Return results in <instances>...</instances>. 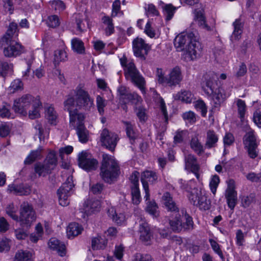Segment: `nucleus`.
Listing matches in <instances>:
<instances>
[{
  "label": "nucleus",
  "mask_w": 261,
  "mask_h": 261,
  "mask_svg": "<svg viewBox=\"0 0 261 261\" xmlns=\"http://www.w3.org/2000/svg\"><path fill=\"white\" fill-rule=\"evenodd\" d=\"M75 94L76 107L79 109L90 111L92 108H93V99L91 97L83 87L77 86L75 89Z\"/></svg>",
  "instance_id": "nucleus-7"
},
{
  "label": "nucleus",
  "mask_w": 261,
  "mask_h": 261,
  "mask_svg": "<svg viewBox=\"0 0 261 261\" xmlns=\"http://www.w3.org/2000/svg\"><path fill=\"white\" fill-rule=\"evenodd\" d=\"M225 196L228 206L231 210H233L237 203L238 198L237 192L235 190V182L232 179L227 181V187L225 191Z\"/></svg>",
  "instance_id": "nucleus-19"
},
{
  "label": "nucleus",
  "mask_w": 261,
  "mask_h": 261,
  "mask_svg": "<svg viewBox=\"0 0 261 261\" xmlns=\"http://www.w3.org/2000/svg\"><path fill=\"white\" fill-rule=\"evenodd\" d=\"M238 113L241 121H243L246 112V105L245 101L241 99H238L236 101Z\"/></svg>",
  "instance_id": "nucleus-47"
},
{
  "label": "nucleus",
  "mask_w": 261,
  "mask_h": 261,
  "mask_svg": "<svg viewBox=\"0 0 261 261\" xmlns=\"http://www.w3.org/2000/svg\"><path fill=\"white\" fill-rule=\"evenodd\" d=\"M195 107L201 111V114L205 116L207 113V108L205 103L203 100H197L195 103Z\"/></svg>",
  "instance_id": "nucleus-63"
},
{
  "label": "nucleus",
  "mask_w": 261,
  "mask_h": 261,
  "mask_svg": "<svg viewBox=\"0 0 261 261\" xmlns=\"http://www.w3.org/2000/svg\"><path fill=\"white\" fill-rule=\"evenodd\" d=\"M83 230V228L78 223H71L67 228V237L68 238H73L81 233Z\"/></svg>",
  "instance_id": "nucleus-30"
},
{
  "label": "nucleus",
  "mask_w": 261,
  "mask_h": 261,
  "mask_svg": "<svg viewBox=\"0 0 261 261\" xmlns=\"http://www.w3.org/2000/svg\"><path fill=\"white\" fill-rule=\"evenodd\" d=\"M187 130L177 131L174 137V143L175 144L182 142L184 137L187 135Z\"/></svg>",
  "instance_id": "nucleus-61"
},
{
  "label": "nucleus",
  "mask_w": 261,
  "mask_h": 261,
  "mask_svg": "<svg viewBox=\"0 0 261 261\" xmlns=\"http://www.w3.org/2000/svg\"><path fill=\"white\" fill-rule=\"evenodd\" d=\"M84 119L82 120L78 119L75 120V125H70V126L76 130L80 141L85 143L88 140V131L84 126Z\"/></svg>",
  "instance_id": "nucleus-22"
},
{
  "label": "nucleus",
  "mask_w": 261,
  "mask_h": 261,
  "mask_svg": "<svg viewBox=\"0 0 261 261\" xmlns=\"http://www.w3.org/2000/svg\"><path fill=\"white\" fill-rule=\"evenodd\" d=\"M185 169L193 173L197 179L199 178L198 173L200 166L198 164L196 157L191 154L184 152Z\"/></svg>",
  "instance_id": "nucleus-20"
},
{
  "label": "nucleus",
  "mask_w": 261,
  "mask_h": 261,
  "mask_svg": "<svg viewBox=\"0 0 261 261\" xmlns=\"http://www.w3.org/2000/svg\"><path fill=\"white\" fill-rule=\"evenodd\" d=\"M74 187L72 179L68 177L67 181L63 184L58 189L57 194L59 197V204L63 206H67L69 204V197L71 196L72 190Z\"/></svg>",
  "instance_id": "nucleus-11"
},
{
  "label": "nucleus",
  "mask_w": 261,
  "mask_h": 261,
  "mask_svg": "<svg viewBox=\"0 0 261 261\" xmlns=\"http://www.w3.org/2000/svg\"><path fill=\"white\" fill-rule=\"evenodd\" d=\"M107 105V101L100 95L96 97V106L98 112L101 115L104 113V108Z\"/></svg>",
  "instance_id": "nucleus-53"
},
{
  "label": "nucleus",
  "mask_w": 261,
  "mask_h": 261,
  "mask_svg": "<svg viewBox=\"0 0 261 261\" xmlns=\"http://www.w3.org/2000/svg\"><path fill=\"white\" fill-rule=\"evenodd\" d=\"M23 88V84L22 82L18 80H14L11 84L9 87V90L11 92L14 93L19 90H22Z\"/></svg>",
  "instance_id": "nucleus-56"
},
{
  "label": "nucleus",
  "mask_w": 261,
  "mask_h": 261,
  "mask_svg": "<svg viewBox=\"0 0 261 261\" xmlns=\"http://www.w3.org/2000/svg\"><path fill=\"white\" fill-rule=\"evenodd\" d=\"M135 261H154L151 256L148 254H137Z\"/></svg>",
  "instance_id": "nucleus-64"
},
{
  "label": "nucleus",
  "mask_w": 261,
  "mask_h": 261,
  "mask_svg": "<svg viewBox=\"0 0 261 261\" xmlns=\"http://www.w3.org/2000/svg\"><path fill=\"white\" fill-rule=\"evenodd\" d=\"M195 36L193 32L181 33L174 39V44L178 51H184Z\"/></svg>",
  "instance_id": "nucleus-21"
},
{
  "label": "nucleus",
  "mask_w": 261,
  "mask_h": 261,
  "mask_svg": "<svg viewBox=\"0 0 261 261\" xmlns=\"http://www.w3.org/2000/svg\"><path fill=\"white\" fill-rule=\"evenodd\" d=\"M100 207V203L98 200H89L85 202L84 210L88 215H90L95 212L98 211Z\"/></svg>",
  "instance_id": "nucleus-33"
},
{
  "label": "nucleus",
  "mask_w": 261,
  "mask_h": 261,
  "mask_svg": "<svg viewBox=\"0 0 261 261\" xmlns=\"http://www.w3.org/2000/svg\"><path fill=\"white\" fill-rule=\"evenodd\" d=\"M122 122L125 126L126 135L133 144L137 138V133L134 129V125L129 121H122Z\"/></svg>",
  "instance_id": "nucleus-36"
},
{
  "label": "nucleus",
  "mask_w": 261,
  "mask_h": 261,
  "mask_svg": "<svg viewBox=\"0 0 261 261\" xmlns=\"http://www.w3.org/2000/svg\"><path fill=\"white\" fill-rule=\"evenodd\" d=\"M48 244L50 249L57 250L60 256H63L65 255L66 250L65 245L60 243L57 239L55 238H51Z\"/></svg>",
  "instance_id": "nucleus-29"
},
{
  "label": "nucleus",
  "mask_w": 261,
  "mask_h": 261,
  "mask_svg": "<svg viewBox=\"0 0 261 261\" xmlns=\"http://www.w3.org/2000/svg\"><path fill=\"white\" fill-rule=\"evenodd\" d=\"M57 165V158L54 151H50L43 162L34 165V170L38 176L45 177L51 173Z\"/></svg>",
  "instance_id": "nucleus-5"
},
{
  "label": "nucleus",
  "mask_w": 261,
  "mask_h": 261,
  "mask_svg": "<svg viewBox=\"0 0 261 261\" xmlns=\"http://www.w3.org/2000/svg\"><path fill=\"white\" fill-rule=\"evenodd\" d=\"M162 200L165 208L168 212L178 213L179 208L176 203L173 200V198L170 193L166 192L162 196Z\"/></svg>",
  "instance_id": "nucleus-26"
},
{
  "label": "nucleus",
  "mask_w": 261,
  "mask_h": 261,
  "mask_svg": "<svg viewBox=\"0 0 261 261\" xmlns=\"http://www.w3.org/2000/svg\"><path fill=\"white\" fill-rule=\"evenodd\" d=\"M209 242L214 252L216 253L222 260H224V257L218 243L212 239L209 240Z\"/></svg>",
  "instance_id": "nucleus-54"
},
{
  "label": "nucleus",
  "mask_w": 261,
  "mask_h": 261,
  "mask_svg": "<svg viewBox=\"0 0 261 261\" xmlns=\"http://www.w3.org/2000/svg\"><path fill=\"white\" fill-rule=\"evenodd\" d=\"M175 10V8L171 5H167L165 7L164 11L166 15V19L167 20H170L172 18Z\"/></svg>",
  "instance_id": "nucleus-59"
},
{
  "label": "nucleus",
  "mask_w": 261,
  "mask_h": 261,
  "mask_svg": "<svg viewBox=\"0 0 261 261\" xmlns=\"http://www.w3.org/2000/svg\"><path fill=\"white\" fill-rule=\"evenodd\" d=\"M182 77L180 68L178 67L173 68L167 76L166 85L172 87L179 84Z\"/></svg>",
  "instance_id": "nucleus-23"
},
{
  "label": "nucleus",
  "mask_w": 261,
  "mask_h": 261,
  "mask_svg": "<svg viewBox=\"0 0 261 261\" xmlns=\"http://www.w3.org/2000/svg\"><path fill=\"white\" fill-rule=\"evenodd\" d=\"M120 62L123 67L125 78L130 80L142 93H144L145 80L137 69L134 63L128 61L125 56L120 59Z\"/></svg>",
  "instance_id": "nucleus-4"
},
{
  "label": "nucleus",
  "mask_w": 261,
  "mask_h": 261,
  "mask_svg": "<svg viewBox=\"0 0 261 261\" xmlns=\"http://www.w3.org/2000/svg\"><path fill=\"white\" fill-rule=\"evenodd\" d=\"M119 173V166L114 157L107 154H103L100 173L102 179L105 182L111 184Z\"/></svg>",
  "instance_id": "nucleus-3"
},
{
  "label": "nucleus",
  "mask_w": 261,
  "mask_h": 261,
  "mask_svg": "<svg viewBox=\"0 0 261 261\" xmlns=\"http://www.w3.org/2000/svg\"><path fill=\"white\" fill-rule=\"evenodd\" d=\"M78 163L81 168L87 171L95 170L98 166L97 161L87 151H83L79 153Z\"/></svg>",
  "instance_id": "nucleus-13"
},
{
  "label": "nucleus",
  "mask_w": 261,
  "mask_h": 261,
  "mask_svg": "<svg viewBox=\"0 0 261 261\" xmlns=\"http://www.w3.org/2000/svg\"><path fill=\"white\" fill-rule=\"evenodd\" d=\"M40 149H37L31 152L24 161L25 164H31L37 159H40L41 157Z\"/></svg>",
  "instance_id": "nucleus-48"
},
{
  "label": "nucleus",
  "mask_w": 261,
  "mask_h": 261,
  "mask_svg": "<svg viewBox=\"0 0 261 261\" xmlns=\"http://www.w3.org/2000/svg\"><path fill=\"white\" fill-rule=\"evenodd\" d=\"M133 49L135 56L145 60V56L148 54L150 46L142 38H137L133 42Z\"/></svg>",
  "instance_id": "nucleus-17"
},
{
  "label": "nucleus",
  "mask_w": 261,
  "mask_h": 261,
  "mask_svg": "<svg viewBox=\"0 0 261 261\" xmlns=\"http://www.w3.org/2000/svg\"><path fill=\"white\" fill-rule=\"evenodd\" d=\"M107 242L100 237L94 238L92 240L91 247L93 250L103 249L107 245Z\"/></svg>",
  "instance_id": "nucleus-45"
},
{
  "label": "nucleus",
  "mask_w": 261,
  "mask_h": 261,
  "mask_svg": "<svg viewBox=\"0 0 261 261\" xmlns=\"http://www.w3.org/2000/svg\"><path fill=\"white\" fill-rule=\"evenodd\" d=\"M118 140L116 134L109 131L107 128L103 129L101 133L100 140L102 145L112 151L114 150Z\"/></svg>",
  "instance_id": "nucleus-16"
},
{
  "label": "nucleus",
  "mask_w": 261,
  "mask_h": 261,
  "mask_svg": "<svg viewBox=\"0 0 261 261\" xmlns=\"http://www.w3.org/2000/svg\"><path fill=\"white\" fill-rule=\"evenodd\" d=\"M120 102L123 104L131 103L135 105L142 101V99L137 93H130L125 86H120L117 90Z\"/></svg>",
  "instance_id": "nucleus-10"
},
{
  "label": "nucleus",
  "mask_w": 261,
  "mask_h": 261,
  "mask_svg": "<svg viewBox=\"0 0 261 261\" xmlns=\"http://www.w3.org/2000/svg\"><path fill=\"white\" fill-rule=\"evenodd\" d=\"M47 23L49 27L56 28L59 25L60 21L57 15H51L48 17Z\"/></svg>",
  "instance_id": "nucleus-62"
},
{
  "label": "nucleus",
  "mask_w": 261,
  "mask_h": 261,
  "mask_svg": "<svg viewBox=\"0 0 261 261\" xmlns=\"http://www.w3.org/2000/svg\"><path fill=\"white\" fill-rule=\"evenodd\" d=\"M195 19L197 21L198 25L203 29L207 31L211 32L214 31V25L209 26L205 21V18L203 14V10H195Z\"/></svg>",
  "instance_id": "nucleus-28"
},
{
  "label": "nucleus",
  "mask_w": 261,
  "mask_h": 261,
  "mask_svg": "<svg viewBox=\"0 0 261 261\" xmlns=\"http://www.w3.org/2000/svg\"><path fill=\"white\" fill-rule=\"evenodd\" d=\"M146 211L153 217L157 218L159 216L158 206L154 201H149L146 208Z\"/></svg>",
  "instance_id": "nucleus-46"
},
{
  "label": "nucleus",
  "mask_w": 261,
  "mask_h": 261,
  "mask_svg": "<svg viewBox=\"0 0 261 261\" xmlns=\"http://www.w3.org/2000/svg\"><path fill=\"white\" fill-rule=\"evenodd\" d=\"M158 178L156 173L153 171L146 170L142 173L141 181L145 192L144 198L146 200H149L150 196L148 182L151 184H155L157 181Z\"/></svg>",
  "instance_id": "nucleus-15"
},
{
  "label": "nucleus",
  "mask_w": 261,
  "mask_h": 261,
  "mask_svg": "<svg viewBox=\"0 0 261 261\" xmlns=\"http://www.w3.org/2000/svg\"><path fill=\"white\" fill-rule=\"evenodd\" d=\"M155 75L159 83L161 84H166L167 76H164V73L162 69L157 68Z\"/></svg>",
  "instance_id": "nucleus-60"
},
{
  "label": "nucleus",
  "mask_w": 261,
  "mask_h": 261,
  "mask_svg": "<svg viewBox=\"0 0 261 261\" xmlns=\"http://www.w3.org/2000/svg\"><path fill=\"white\" fill-rule=\"evenodd\" d=\"M6 211L8 216L12 219L16 221L18 220V216L16 214L17 208L15 207L13 204H10L8 205L6 207Z\"/></svg>",
  "instance_id": "nucleus-52"
},
{
  "label": "nucleus",
  "mask_w": 261,
  "mask_h": 261,
  "mask_svg": "<svg viewBox=\"0 0 261 261\" xmlns=\"http://www.w3.org/2000/svg\"><path fill=\"white\" fill-rule=\"evenodd\" d=\"M175 99L180 100L187 103H191L194 97L193 94L189 90H182L174 96Z\"/></svg>",
  "instance_id": "nucleus-34"
},
{
  "label": "nucleus",
  "mask_w": 261,
  "mask_h": 261,
  "mask_svg": "<svg viewBox=\"0 0 261 261\" xmlns=\"http://www.w3.org/2000/svg\"><path fill=\"white\" fill-rule=\"evenodd\" d=\"M190 147L198 155H201L204 152V147L198 139V136H193L190 141Z\"/></svg>",
  "instance_id": "nucleus-35"
},
{
  "label": "nucleus",
  "mask_w": 261,
  "mask_h": 261,
  "mask_svg": "<svg viewBox=\"0 0 261 261\" xmlns=\"http://www.w3.org/2000/svg\"><path fill=\"white\" fill-rule=\"evenodd\" d=\"M220 182L219 177L217 175H214L210 182V187L211 192L214 195L216 193L217 189Z\"/></svg>",
  "instance_id": "nucleus-55"
},
{
  "label": "nucleus",
  "mask_w": 261,
  "mask_h": 261,
  "mask_svg": "<svg viewBox=\"0 0 261 261\" xmlns=\"http://www.w3.org/2000/svg\"><path fill=\"white\" fill-rule=\"evenodd\" d=\"M13 71V64L5 61H0V77H5L9 73Z\"/></svg>",
  "instance_id": "nucleus-40"
},
{
  "label": "nucleus",
  "mask_w": 261,
  "mask_h": 261,
  "mask_svg": "<svg viewBox=\"0 0 261 261\" xmlns=\"http://www.w3.org/2000/svg\"><path fill=\"white\" fill-rule=\"evenodd\" d=\"M233 26L234 27V30L230 37V39L232 41H234L241 38L243 25L241 19H237L233 23Z\"/></svg>",
  "instance_id": "nucleus-32"
},
{
  "label": "nucleus",
  "mask_w": 261,
  "mask_h": 261,
  "mask_svg": "<svg viewBox=\"0 0 261 261\" xmlns=\"http://www.w3.org/2000/svg\"><path fill=\"white\" fill-rule=\"evenodd\" d=\"M8 191L10 193L19 195H27L31 192V189L29 186H25L23 184L15 185L11 184L9 185Z\"/></svg>",
  "instance_id": "nucleus-27"
},
{
  "label": "nucleus",
  "mask_w": 261,
  "mask_h": 261,
  "mask_svg": "<svg viewBox=\"0 0 261 261\" xmlns=\"http://www.w3.org/2000/svg\"><path fill=\"white\" fill-rule=\"evenodd\" d=\"M169 224L171 229L175 232H178L182 229V221L178 214H176L174 219L170 220Z\"/></svg>",
  "instance_id": "nucleus-44"
},
{
  "label": "nucleus",
  "mask_w": 261,
  "mask_h": 261,
  "mask_svg": "<svg viewBox=\"0 0 261 261\" xmlns=\"http://www.w3.org/2000/svg\"><path fill=\"white\" fill-rule=\"evenodd\" d=\"M185 189L189 193L188 196L191 204L199 207L201 210L206 211L210 209L211 200L207 199L202 189H199L196 187L195 181H189Z\"/></svg>",
  "instance_id": "nucleus-2"
},
{
  "label": "nucleus",
  "mask_w": 261,
  "mask_h": 261,
  "mask_svg": "<svg viewBox=\"0 0 261 261\" xmlns=\"http://www.w3.org/2000/svg\"><path fill=\"white\" fill-rule=\"evenodd\" d=\"M36 215L32 205L28 202H23L21 204L19 210V216L16 221L19 222L22 228H28L35 221Z\"/></svg>",
  "instance_id": "nucleus-6"
},
{
  "label": "nucleus",
  "mask_w": 261,
  "mask_h": 261,
  "mask_svg": "<svg viewBox=\"0 0 261 261\" xmlns=\"http://www.w3.org/2000/svg\"><path fill=\"white\" fill-rule=\"evenodd\" d=\"M140 239L144 243L148 244L152 237V233L148 223L144 220L140 221Z\"/></svg>",
  "instance_id": "nucleus-25"
},
{
  "label": "nucleus",
  "mask_w": 261,
  "mask_h": 261,
  "mask_svg": "<svg viewBox=\"0 0 261 261\" xmlns=\"http://www.w3.org/2000/svg\"><path fill=\"white\" fill-rule=\"evenodd\" d=\"M218 141V137L215 132L214 130H208L206 133L205 148L210 149L216 147Z\"/></svg>",
  "instance_id": "nucleus-31"
},
{
  "label": "nucleus",
  "mask_w": 261,
  "mask_h": 261,
  "mask_svg": "<svg viewBox=\"0 0 261 261\" xmlns=\"http://www.w3.org/2000/svg\"><path fill=\"white\" fill-rule=\"evenodd\" d=\"M17 24L12 22L6 33L0 39V45L3 47L4 55L7 58L16 57L23 52V46L15 40Z\"/></svg>",
  "instance_id": "nucleus-1"
},
{
  "label": "nucleus",
  "mask_w": 261,
  "mask_h": 261,
  "mask_svg": "<svg viewBox=\"0 0 261 261\" xmlns=\"http://www.w3.org/2000/svg\"><path fill=\"white\" fill-rule=\"evenodd\" d=\"M218 75L214 72H208L204 74L201 80V87L204 93L211 95L217 88Z\"/></svg>",
  "instance_id": "nucleus-9"
},
{
  "label": "nucleus",
  "mask_w": 261,
  "mask_h": 261,
  "mask_svg": "<svg viewBox=\"0 0 261 261\" xmlns=\"http://www.w3.org/2000/svg\"><path fill=\"white\" fill-rule=\"evenodd\" d=\"M132 200L134 204L138 205L141 201V195L139 188L131 187Z\"/></svg>",
  "instance_id": "nucleus-50"
},
{
  "label": "nucleus",
  "mask_w": 261,
  "mask_h": 261,
  "mask_svg": "<svg viewBox=\"0 0 261 261\" xmlns=\"http://www.w3.org/2000/svg\"><path fill=\"white\" fill-rule=\"evenodd\" d=\"M243 144L250 158L255 159L257 156L258 154V145L253 131L248 132L244 136Z\"/></svg>",
  "instance_id": "nucleus-12"
},
{
  "label": "nucleus",
  "mask_w": 261,
  "mask_h": 261,
  "mask_svg": "<svg viewBox=\"0 0 261 261\" xmlns=\"http://www.w3.org/2000/svg\"><path fill=\"white\" fill-rule=\"evenodd\" d=\"M32 107L33 110L29 111V116L31 119H34L39 117V111L42 107L39 96L36 97V100H35L34 103H33Z\"/></svg>",
  "instance_id": "nucleus-37"
},
{
  "label": "nucleus",
  "mask_w": 261,
  "mask_h": 261,
  "mask_svg": "<svg viewBox=\"0 0 261 261\" xmlns=\"http://www.w3.org/2000/svg\"><path fill=\"white\" fill-rule=\"evenodd\" d=\"M211 95H212V102L215 108H219L229 96V94L225 93L224 90L222 87H218L214 90V93Z\"/></svg>",
  "instance_id": "nucleus-24"
},
{
  "label": "nucleus",
  "mask_w": 261,
  "mask_h": 261,
  "mask_svg": "<svg viewBox=\"0 0 261 261\" xmlns=\"http://www.w3.org/2000/svg\"><path fill=\"white\" fill-rule=\"evenodd\" d=\"M182 118L187 122L193 123L196 122V118L195 114L192 111H188L182 114Z\"/></svg>",
  "instance_id": "nucleus-57"
},
{
  "label": "nucleus",
  "mask_w": 261,
  "mask_h": 261,
  "mask_svg": "<svg viewBox=\"0 0 261 261\" xmlns=\"http://www.w3.org/2000/svg\"><path fill=\"white\" fill-rule=\"evenodd\" d=\"M35 128L38 130V135L40 141L44 140L45 138L48 136V129L46 127L44 128L41 123L37 122Z\"/></svg>",
  "instance_id": "nucleus-49"
},
{
  "label": "nucleus",
  "mask_w": 261,
  "mask_h": 261,
  "mask_svg": "<svg viewBox=\"0 0 261 261\" xmlns=\"http://www.w3.org/2000/svg\"><path fill=\"white\" fill-rule=\"evenodd\" d=\"M67 53L63 49H58L54 53V63L57 66L61 62H65L67 60Z\"/></svg>",
  "instance_id": "nucleus-41"
},
{
  "label": "nucleus",
  "mask_w": 261,
  "mask_h": 261,
  "mask_svg": "<svg viewBox=\"0 0 261 261\" xmlns=\"http://www.w3.org/2000/svg\"><path fill=\"white\" fill-rule=\"evenodd\" d=\"M71 47L72 50L79 54H84L85 48L83 42L77 38H74L71 40Z\"/></svg>",
  "instance_id": "nucleus-39"
},
{
  "label": "nucleus",
  "mask_w": 261,
  "mask_h": 261,
  "mask_svg": "<svg viewBox=\"0 0 261 261\" xmlns=\"http://www.w3.org/2000/svg\"><path fill=\"white\" fill-rule=\"evenodd\" d=\"M64 109L68 112L70 118V125H75V120L79 119H85L84 115L78 112V108L76 107L75 99L69 95L64 102Z\"/></svg>",
  "instance_id": "nucleus-8"
},
{
  "label": "nucleus",
  "mask_w": 261,
  "mask_h": 261,
  "mask_svg": "<svg viewBox=\"0 0 261 261\" xmlns=\"http://www.w3.org/2000/svg\"><path fill=\"white\" fill-rule=\"evenodd\" d=\"M36 97L30 94H25L14 100L13 109L15 112L24 114L30 106L34 103Z\"/></svg>",
  "instance_id": "nucleus-14"
},
{
  "label": "nucleus",
  "mask_w": 261,
  "mask_h": 261,
  "mask_svg": "<svg viewBox=\"0 0 261 261\" xmlns=\"http://www.w3.org/2000/svg\"><path fill=\"white\" fill-rule=\"evenodd\" d=\"M15 261H34L32 254L28 251L19 250L15 256Z\"/></svg>",
  "instance_id": "nucleus-43"
},
{
  "label": "nucleus",
  "mask_w": 261,
  "mask_h": 261,
  "mask_svg": "<svg viewBox=\"0 0 261 261\" xmlns=\"http://www.w3.org/2000/svg\"><path fill=\"white\" fill-rule=\"evenodd\" d=\"M45 117L51 124H56L58 115L55 109L51 106H48L45 109Z\"/></svg>",
  "instance_id": "nucleus-42"
},
{
  "label": "nucleus",
  "mask_w": 261,
  "mask_h": 261,
  "mask_svg": "<svg viewBox=\"0 0 261 261\" xmlns=\"http://www.w3.org/2000/svg\"><path fill=\"white\" fill-rule=\"evenodd\" d=\"M102 22L105 26V31L107 36H110L114 32V25L112 19L108 16H104L102 19Z\"/></svg>",
  "instance_id": "nucleus-38"
},
{
  "label": "nucleus",
  "mask_w": 261,
  "mask_h": 261,
  "mask_svg": "<svg viewBox=\"0 0 261 261\" xmlns=\"http://www.w3.org/2000/svg\"><path fill=\"white\" fill-rule=\"evenodd\" d=\"M185 221H182V229L188 230L192 228L193 221L192 217L188 214H186L185 216Z\"/></svg>",
  "instance_id": "nucleus-58"
},
{
  "label": "nucleus",
  "mask_w": 261,
  "mask_h": 261,
  "mask_svg": "<svg viewBox=\"0 0 261 261\" xmlns=\"http://www.w3.org/2000/svg\"><path fill=\"white\" fill-rule=\"evenodd\" d=\"M112 214L110 217L113 221L118 224H122L125 221V216L123 213H117L115 211H112Z\"/></svg>",
  "instance_id": "nucleus-51"
},
{
  "label": "nucleus",
  "mask_w": 261,
  "mask_h": 261,
  "mask_svg": "<svg viewBox=\"0 0 261 261\" xmlns=\"http://www.w3.org/2000/svg\"><path fill=\"white\" fill-rule=\"evenodd\" d=\"M201 46L200 42L196 40V37L190 42L187 48L184 51L185 58L188 60H193L199 57L201 51Z\"/></svg>",
  "instance_id": "nucleus-18"
}]
</instances>
